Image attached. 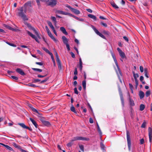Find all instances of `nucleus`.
<instances>
[{"label":"nucleus","instance_id":"obj_1","mask_svg":"<svg viewBox=\"0 0 152 152\" xmlns=\"http://www.w3.org/2000/svg\"><path fill=\"white\" fill-rule=\"evenodd\" d=\"M18 12L17 13V15L21 17L24 21L27 20L28 18L25 14L26 12V9H24L23 7L19 8L18 10Z\"/></svg>","mask_w":152,"mask_h":152},{"label":"nucleus","instance_id":"obj_2","mask_svg":"<svg viewBox=\"0 0 152 152\" xmlns=\"http://www.w3.org/2000/svg\"><path fill=\"white\" fill-rule=\"evenodd\" d=\"M110 53L111 54V55L115 63V65L117 67V68L118 69V71H116V72L118 74V76H119L118 72L120 74V75L122 76V73H121V71L120 70V68H119V66L118 65L117 60L115 56L113 53V51L112 50L110 51Z\"/></svg>","mask_w":152,"mask_h":152},{"label":"nucleus","instance_id":"obj_3","mask_svg":"<svg viewBox=\"0 0 152 152\" xmlns=\"http://www.w3.org/2000/svg\"><path fill=\"white\" fill-rule=\"evenodd\" d=\"M126 136L127 144L129 150L130 151L131 147V140L129 132L128 131H126Z\"/></svg>","mask_w":152,"mask_h":152},{"label":"nucleus","instance_id":"obj_4","mask_svg":"<svg viewBox=\"0 0 152 152\" xmlns=\"http://www.w3.org/2000/svg\"><path fill=\"white\" fill-rule=\"evenodd\" d=\"M89 140L88 138H86L85 137H83L80 136H77L73 138V140H72V141L78 140H86L88 141Z\"/></svg>","mask_w":152,"mask_h":152},{"label":"nucleus","instance_id":"obj_5","mask_svg":"<svg viewBox=\"0 0 152 152\" xmlns=\"http://www.w3.org/2000/svg\"><path fill=\"white\" fill-rule=\"evenodd\" d=\"M57 0H48V2L47 3L48 6H50L51 7H53L57 4Z\"/></svg>","mask_w":152,"mask_h":152},{"label":"nucleus","instance_id":"obj_6","mask_svg":"<svg viewBox=\"0 0 152 152\" xmlns=\"http://www.w3.org/2000/svg\"><path fill=\"white\" fill-rule=\"evenodd\" d=\"M66 7L69 9L72 12H73L75 14L78 15L80 13V12L79 10L76 9L72 8L70 6L66 5Z\"/></svg>","mask_w":152,"mask_h":152},{"label":"nucleus","instance_id":"obj_7","mask_svg":"<svg viewBox=\"0 0 152 152\" xmlns=\"http://www.w3.org/2000/svg\"><path fill=\"white\" fill-rule=\"evenodd\" d=\"M25 24L30 29H31L32 30L34 31L35 33L37 35V36L39 38V39L40 38V37L39 36L38 33L36 31V30L34 28L31 26L30 24L28 23H25Z\"/></svg>","mask_w":152,"mask_h":152},{"label":"nucleus","instance_id":"obj_8","mask_svg":"<svg viewBox=\"0 0 152 152\" xmlns=\"http://www.w3.org/2000/svg\"><path fill=\"white\" fill-rule=\"evenodd\" d=\"M93 29L95 32L99 36L101 37L102 38L105 39V37L102 34L99 32L94 27L93 28Z\"/></svg>","mask_w":152,"mask_h":152},{"label":"nucleus","instance_id":"obj_9","mask_svg":"<svg viewBox=\"0 0 152 152\" xmlns=\"http://www.w3.org/2000/svg\"><path fill=\"white\" fill-rule=\"evenodd\" d=\"M93 29L95 32L99 36L101 37L102 38L105 39V37L102 34L99 32L94 27L93 28Z\"/></svg>","mask_w":152,"mask_h":152},{"label":"nucleus","instance_id":"obj_10","mask_svg":"<svg viewBox=\"0 0 152 152\" xmlns=\"http://www.w3.org/2000/svg\"><path fill=\"white\" fill-rule=\"evenodd\" d=\"M149 137V142H151L152 139V128L149 127L148 128Z\"/></svg>","mask_w":152,"mask_h":152},{"label":"nucleus","instance_id":"obj_11","mask_svg":"<svg viewBox=\"0 0 152 152\" xmlns=\"http://www.w3.org/2000/svg\"><path fill=\"white\" fill-rule=\"evenodd\" d=\"M16 71L19 73L20 75H25V73L20 68H17L16 69Z\"/></svg>","mask_w":152,"mask_h":152},{"label":"nucleus","instance_id":"obj_12","mask_svg":"<svg viewBox=\"0 0 152 152\" xmlns=\"http://www.w3.org/2000/svg\"><path fill=\"white\" fill-rule=\"evenodd\" d=\"M56 62L58 65V67L59 71L61 70L62 69V65L61 61L59 59L56 60Z\"/></svg>","mask_w":152,"mask_h":152},{"label":"nucleus","instance_id":"obj_13","mask_svg":"<svg viewBox=\"0 0 152 152\" xmlns=\"http://www.w3.org/2000/svg\"><path fill=\"white\" fill-rule=\"evenodd\" d=\"M30 107L31 110L34 112H35L38 114L39 115H42V114L40 113L36 109L33 107L31 106H29Z\"/></svg>","mask_w":152,"mask_h":152},{"label":"nucleus","instance_id":"obj_14","mask_svg":"<svg viewBox=\"0 0 152 152\" xmlns=\"http://www.w3.org/2000/svg\"><path fill=\"white\" fill-rule=\"evenodd\" d=\"M119 95L120 97L121 100V102L122 104L123 105H124V99L123 97V94L121 91H119Z\"/></svg>","mask_w":152,"mask_h":152},{"label":"nucleus","instance_id":"obj_15","mask_svg":"<svg viewBox=\"0 0 152 152\" xmlns=\"http://www.w3.org/2000/svg\"><path fill=\"white\" fill-rule=\"evenodd\" d=\"M49 36L55 42H56L57 41L56 39L54 37L53 34H52L50 31L48 33Z\"/></svg>","mask_w":152,"mask_h":152},{"label":"nucleus","instance_id":"obj_16","mask_svg":"<svg viewBox=\"0 0 152 152\" xmlns=\"http://www.w3.org/2000/svg\"><path fill=\"white\" fill-rule=\"evenodd\" d=\"M60 30L64 34L66 35H68V33L66 31L65 29L63 27H61L60 28Z\"/></svg>","mask_w":152,"mask_h":152},{"label":"nucleus","instance_id":"obj_17","mask_svg":"<svg viewBox=\"0 0 152 152\" xmlns=\"http://www.w3.org/2000/svg\"><path fill=\"white\" fill-rule=\"evenodd\" d=\"M62 39L63 42L64 44L66 45L67 44H68V40L65 36H63L62 37Z\"/></svg>","mask_w":152,"mask_h":152},{"label":"nucleus","instance_id":"obj_18","mask_svg":"<svg viewBox=\"0 0 152 152\" xmlns=\"http://www.w3.org/2000/svg\"><path fill=\"white\" fill-rule=\"evenodd\" d=\"M139 95L140 99H142L144 98L145 96L144 93L142 91H140L139 93Z\"/></svg>","mask_w":152,"mask_h":152},{"label":"nucleus","instance_id":"obj_19","mask_svg":"<svg viewBox=\"0 0 152 152\" xmlns=\"http://www.w3.org/2000/svg\"><path fill=\"white\" fill-rule=\"evenodd\" d=\"M57 12L58 13L64 15H68L69 14V13H68L67 12H65L61 10H58L57 11Z\"/></svg>","mask_w":152,"mask_h":152},{"label":"nucleus","instance_id":"obj_20","mask_svg":"<svg viewBox=\"0 0 152 152\" xmlns=\"http://www.w3.org/2000/svg\"><path fill=\"white\" fill-rule=\"evenodd\" d=\"M134 112L133 110V109L131 107L130 109V116L131 117L132 119H133L134 118Z\"/></svg>","mask_w":152,"mask_h":152},{"label":"nucleus","instance_id":"obj_21","mask_svg":"<svg viewBox=\"0 0 152 152\" xmlns=\"http://www.w3.org/2000/svg\"><path fill=\"white\" fill-rule=\"evenodd\" d=\"M30 121H31L33 124L34 125L35 127L37 128V127L38 125L36 122L31 118H30Z\"/></svg>","mask_w":152,"mask_h":152},{"label":"nucleus","instance_id":"obj_22","mask_svg":"<svg viewBox=\"0 0 152 152\" xmlns=\"http://www.w3.org/2000/svg\"><path fill=\"white\" fill-rule=\"evenodd\" d=\"M110 3L112 6L115 8H118V7L116 4L113 1H111Z\"/></svg>","mask_w":152,"mask_h":152},{"label":"nucleus","instance_id":"obj_23","mask_svg":"<svg viewBox=\"0 0 152 152\" xmlns=\"http://www.w3.org/2000/svg\"><path fill=\"white\" fill-rule=\"evenodd\" d=\"M88 16L89 17L93 19H94V20H96V17L94 15H93L91 14H89L88 15Z\"/></svg>","mask_w":152,"mask_h":152},{"label":"nucleus","instance_id":"obj_24","mask_svg":"<svg viewBox=\"0 0 152 152\" xmlns=\"http://www.w3.org/2000/svg\"><path fill=\"white\" fill-rule=\"evenodd\" d=\"M42 122L44 124L47 126H49L50 124L49 122L45 120H42Z\"/></svg>","mask_w":152,"mask_h":152},{"label":"nucleus","instance_id":"obj_25","mask_svg":"<svg viewBox=\"0 0 152 152\" xmlns=\"http://www.w3.org/2000/svg\"><path fill=\"white\" fill-rule=\"evenodd\" d=\"M119 53V55L122 58H126V57L125 56V55L124 53L122 51L120 53Z\"/></svg>","mask_w":152,"mask_h":152},{"label":"nucleus","instance_id":"obj_26","mask_svg":"<svg viewBox=\"0 0 152 152\" xmlns=\"http://www.w3.org/2000/svg\"><path fill=\"white\" fill-rule=\"evenodd\" d=\"M51 19L53 22L54 24V25L55 26H56V25L57 21H56V18L54 17L51 16Z\"/></svg>","mask_w":152,"mask_h":152},{"label":"nucleus","instance_id":"obj_27","mask_svg":"<svg viewBox=\"0 0 152 152\" xmlns=\"http://www.w3.org/2000/svg\"><path fill=\"white\" fill-rule=\"evenodd\" d=\"M54 54L56 56V61L57 60H59V58L58 56V55L55 49H54Z\"/></svg>","mask_w":152,"mask_h":152},{"label":"nucleus","instance_id":"obj_28","mask_svg":"<svg viewBox=\"0 0 152 152\" xmlns=\"http://www.w3.org/2000/svg\"><path fill=\"white\" fill-rule=\"evenodd\" d=\"M27 6H29L31 7L32 6L31 4V2H27L24 5V7H25V8L26 9V8Z\"/></svg>","mask_w":152,"mask_h":152},{"label":"nucleus","instance_id":"obj_29","mask_svg":"<svg viewBox=\"0 0 152 152\" xmlns=\"http://www.w3.org/2000/svg\"><path fill=\"white\" fill-rule=\"evenodd\" d=\"M144 72L145 74V76L147 77L148 78L149 76L148 75V69L146 68H145L144 69Z\"/></svg>","mask_w":152,"mask_h":152},{"label":"nucleus","instance_id":"obj_30","mask_svg":"<svg viewBox=\"0 0 152 152\" xmlns=\"http://www.w3.org/2000/svg\"><path fill=\"white\" fill-rule=\"evenodd\" d=\"M27 32L28 34L29 35L33 38L34 39L36 37L34 35L31 33L30 31H27Z\"/></svg>","mask_w":152,"mask_h":152},{"label":"nucleus","instance_id":"obj_31","mask_svg":"<svg viewBox=\"0 0 152 152\" xmlns=\"http://www.w3.org/2000/svg\"><path fill=\"white\" fill-rule=\"evenodd\" d=\"M70 110L72 111L73 112L75 113L76 114L77 113V111L75 110V107L73 106V105H72V106H71L70 108Z\"/></svg>","mask_w":152,"mask_h":152},{"label":"nucleus","instance_id":"obj_32","mask_svg":"<svg viewBox=\"0 0 152 152\" xmlns=\"http://www.w3.org/2000/svg\"><path fill=\"white\" fill-rule=\"evenodd\" d=\"M18 124L24 129H26L27 126H26V125L23 123H19Z\"/></svg>","mask_w":152,"mask_h":152},{"label":"nucleus","instance_id":"obj_33","mask_svg":"<svg viewBox=\"0 0 152 152\" xmlns=\"http://www.w3.org/2000/svg\"><path fill=\"white\" fill-rule=\"evenodd\" d=\"M151 91L150 90H149L147 91L145 93V96L146 97H148L151 94Z\"/></svg>","mask_w":152,"mask_h":152},{"label":"nucleus","instance_id":"obj_34","mask_svg":"<svg viewBox=\"0 0 152 152\" xmlns=\"http://www.w3.org/2000/svg\"><path fill=\"white\" fill-rule=\"evenodd\" d=\"M82 86L84 90L86 89V80H83L82 81Z\"/></svg>","mask_w":152,"mask_h":152},{"label":"nucleus","instance_id":"obj_35","mask_svg":"<svg viewBox=\"0 0 152 152\" xmlns=\"http://www.w3.org/2000/svg\"><path fill=\"white\" fill-rule=\"evenodd\" d=\"M47 22L48 26L50 27L51 28H53L54 27L53 26V25L51 22L50 21H47Z\"/></svg>","mask_w":152,"mask_h":152},{"label":"nucleus","instance_id":"obj_36","mask_svg":"<svg viewBox=\"0 0 152 152\" xmlns=\"http://www.w3.org/2000/svg\"><path fill=\"white\" fill-rule=\"evenodd\" d=\"M129 101L130 104L131 106H134V101L131 99L130 98L129 99Z\"/></svg>","mask_w":152,"mask_h":152},{"label":"nucleus","instance_id":"obj_37","mask_svg":"<svg viewBox=\"0 0 152 152\" xmlns=\"http://www.w3.org/2000/svg\"><path fill=\"white\" fill-rule=\"evenodd\" d=\"M26 85H27L28 86L31 87H34V88H35V87H38V86H36V85L33 84H31V83H29L28 84H27Z\"/></svg>","mask_w":152,"mask_h":152},{"label":"nucleus","instance_id":"obj_38","mask_svg":"<svg viewBox=\"0 0 152 152\" xmlns=\"http://www.w3.org/2000/svg\"><path fill=\"white\" fill-rule=\"evenodd\" d=\"M145 108V106L144 104H141L140 105V111H142Z\"/></svg>","mask_w":152,"mask_h":152},{"label":"nucleus","instance_id":"obj_39","mask_svg":"<svg viewBox=\"0 0 152 152\" xmlns=\"http://www.w3.org/2000/svg\"><path fill=\"white\" fill-rule=\"evenodd\" d=\"M97 130L98 131V132H99L100 135H102V132H101V131L100 129V128L98 124L97 123Z\"/></svg>","mask_w":152,"mask_h":152},{"label":"nucleus","instance_id":"obj_40","mask_svg":"<svg viewBox=\"0 0 152 152\" xmlns=\"http://www.w3.org/2000/svg\"><path fill=\"white\" fill-rule=\"evenodd\" d=\"M6 27L8 29H9L10 30H12V31H16V30L15 29H14V28L11 27H10V26H9L7 25L6 26Z\"/></svg>","mask_w":152,"mask_h":152},{"label":"nucleus","instance_id":"obj_41","mask_svg":"<svg viewBox=\"0 0 152 152\" xmlns=\"http://www.w3.org/2000/svg\"><path fill=\"white\" fill-rule=\"evenodd\" d=\"M32 69L34 71H37L39 72H41L42 71V70L41 69L35 68H32Z\"/></svg>","mask_w":152,"mask_h":152},{"label":"nucleus","instance_id":"obj_42","mask_svg":"<svg viewBox=\"0 0 152 152\" xmlns=\"http://www.w3.org/2000/svg\"><path fill=\"white\" fill-rule=\"evenodd\" d=\"M13 145L15 148L19 149H20V148L21 147L20 145H17L15 143H13Z\"/></svg>","mask_w":152,"mask_h":152},{"label":"nucleus","instance_id":"obj_43","mask_svg":"<svg viewBox=\"0 0 152 152\" xmlns=\"http://www.w3.org/2000/svg\"><path fill=\"white\" fill-rule=\"evenodd\" d=\"M146 122L145 121H144V122H143V123L142 124L141 127L142 128H145L146 126Z\"/></svg>","mask_w":152,"mask_h":152},{"label":"nucleus","instance_id":"obj_44","mask_svg":"<svg viewBox=\"0 0 152 152\" xmlns=\"http://www.w3.org/2000/svg\"><path fill=\"white\" fill-rule=\"evenodd\" d=\"M79 147L81 150L83 151H84V148L83 145H79Z\"/></svg>","mask_w":152,"mask_h":152},{"label":"nucleus","instance_id":"obj_45","mask_svg":"<svg viewBox=\"0 0 152 152\" xmlns=\"http://www.w3.org/2000/svg\"><path fill=\"white\" fill-rule=\"evenodd\" d=\"M7 149L10 150V151H12L13 150V149L10 146L8 145H7L5 147Z\"/></svg>","mask_w":152,"mask_h":152},{"label":"nucleus","instance_id":"obj_46","mask_svg":"<svg viewBox=\"0 0 152 152\" xmlns=\"http://www.w3.org/2000/svg\"><path fill=\"white\" fill-rule=\"evenodd\" d=\"M7 44L8 45H10V46H13V47H16V45H15L13 43H10L9 42H7Z\"/></svg>","mask_w":152,"mask_h":152},{"label":"nucleus","instance_id":"obj_47","mask_svg":"<svg viewBox=\"0 0 152 152\" xmlns=\"http://www.w3.org/2000/svg\"><path fill=\"white\" fill-rule=\"evenodd\" d=\"M11 77L13 79L15 80H18V77L15 76H11Z\"/></svg>","mask_w":152,"mask_h":152},{"label":"nucleus","instance_id":"obj_48","mask_svg":"<svg viewBox=\"0 0 152 152\" xmlns=\"http://www.w3.org/2000/svg\"><path fill=\"white\" fill-rule=\"evenodd\" d=\"M48 79V78L47 77L44 80H42L40 82V83H43L46 82Z\"/></svg>","mask_w":152,"mask_h":152},{"label":"nucleus","instance_id":"obj_49","mask_svg":"<svg viewBox=\"0 0 152 152\" xmlns=\"http://www.w3.org/2000/svg\"><path fill=\"white\" fill-rule=\"evenodd\" d=\"M134 79H137V78L138 77H139V75L137 73L136 74H134Z\"/></svg>","mask_w":152,"mask_h":152},{"label":"nucleus","instance_id":"obj_50","mask_svg":"<svg viewBox=\"0 0 152 152\" xmlns=\"http://www.w3.org/2000/svg\"><path fill=\"white\" fill-rule=\"evenodd\" d=\"M102 33L104 34L108 35L109 32L108 31H106L104 30L102 31Z\"/></svg>","mask_w":152,"mask_h":152},{"label":"nucleus","instance_id":"obj_51","mask_svg":"<svg viewBox=\"0 0 152 152\" xmlns=\"http://www.w3.org/2000/svg\"><path fill=\"white\" fill-rule=\"evenodd\" d=\"M40 80H41L40 79H35L33 80V82L35 83L38 82H39L40 81Z\"/></svg>","mask_w":152,"mask_h":152},{"label":"nucleus","instance_id":"obj_52","mask_svg":"<svg viewBox=\"0 0 152 152\" xmlns=\"http://www.w3.org/2000/svg\"><path fill=\"white\" fill-rule=\"evenodd\" d=\"M42 48L47 53H49V52H50L48 49L45 48L43 47Z\"/></svg>","mask_w":152,"mask_h":152},{"label":"nucleus","instance_id":"obj_53","mask_svg":"<svg viewBox=\"0 0 152 152\" xmlns=\"http://www.w3.org/2000/svg\"><path fill=\"white\" fill-rule=\"evenodd\" d=\"M100 146L101 148L102 149H104V144L102 142H101L100 143Z\"/></svg>","mask_w":152,"mask_h":152},{"label":"nucleus","instance_id":"obj_54","mask_svg":"<svg viewBox=\"0 0 152 152\" xmlns=\"http://www.w3.org/2000/svg\"><path fill=\"white\" fill-rule=\"evenodd\" d=\"M100 24L102 25L103 26H104L105 27H106L107 26V25L106 23H104L102 22H101Z\"/></svg>","mask_w":152,"mask_h":152},{"label":"nucleus","instance_id":"obj_55","mask_svg":"<svg viewBox=\"0 0 152 152\" xmlns=\"http://www.w3.org/2000/svg\"><path fill=\"white\" fill-rule=\"evenodd\" d=\"M129 86L130 88L132 90V92H133L132 89L133 88V86L132 85V84H131V83H129Z\"/></svg>","mask_w":152,"mask_h":152},{"label":"nucleus","instance_id":"obj_56","mask_svg":"<svg viewBox=\"0 0 152 152\" xmlns=\"http://www.w3.org/2000/svg\"><path fill=\"white\" fill-rule=\"evenodd\" d=\"M140 144H142L144 143V140L142 138L140 140Z\"/></svg>","mask_w":152,"mask_h":152},{"label":"nucleus","instance_id":"obj_57","mask_svg":"<svg viewBox=\"0 0 152 152\" xmlns=\"http://www.w3.org/2000/svg\"><path fill=\"white\" fill-rule=\"evenodd\" d=\"M53 31V32L54 33V34H55V35H56V36H57V33L54 27L53 28H51Z\"/></svg>","mask_w":152,"mask_h":152},{"label":"nucleus","instance_id":"obj_58","mask_svg":"<svg viewBox=\"0 0 152 152\" xmlns=\"http://www.w3.org/2000/svg\"><path fill=\"white\" fill-rule=\"evenodd\" d=\"M53 31V32L54 33V34H55V35H56V36H57V33L54 27L53 28H51Z\"/></svg>","mask_w":152,"mask_h":152},{"label":"nucleus","instance_id":"obj_59","mask_svg":"<svg viewBox=\"0 0 152 152\" xmlns=\"http://www.w3.org/2000/svg\"><path fill=\"white\" fill-rule=\"evenodd\" d=\"M53 31V32L54 33V34H55V35H56V36H57V33L54 27L53 28H51Z\"/></svg>","mask_w":152,"mask_h":152},{"label":"nucleus","instance_id":"obj_60","mask_svg":"<svg viewBox=\"0 0 152 152\" xmlns=\"http://www.w3.org/2000/svg\"><path fill=\"white\" fill-rule=\"evenodd\" d=\"M53 31V32L54 33V34H55V35H56V36H57V33L54 27L53 28H51Z\"/></svg>","mask_w":152,"mask_h":152},{"label":"nucleus","instance_id":"obj_61","mask_svg":"<svg viewBox=\"0 0 152 152\" xmlns=\"http://www.w3.org/2000/svg\"><path fill=\"white\" fill-rule=\"evenodd\" d=\"M36 64L37 65H39L40 66H42L43 65V63L42 62H36Z\"/></svg>","mask_w":152,"mask_h":152},{"label":"nucleus","instance_id":"obj_62","mask_svg":"<svg viewBox=\"0 0 152 152\" xmlns=\"http://www.w3.org/2000/svg\"><path fill=\"white\" fill-rule=\"evenodd\" d=\"M74 90L75 93L77 94H78V92L77 91V88H74Z\"/></svg>","mask_w":152,"mask_h":152},{"label":"nucleus","instance_id":"obj_63","mask_svg":"<svg viewBox=\"0 0 152 152\" xmlns=\"http://www.w3.org/2000/svg\"><path fill=\"white\" fill-rule=\"evenodd\" d=\"M37 4L39 7H40L41 6L40 3V2L39 0H36Z\"/></svg>","mask_w":152,"mask_h":152},{"label":"nucleus","instance_id":"obj_64","mask_svg":"<svg viewBox=\"0 0 152 152\" xmlns=\"http://www.w3.org/2000/svg\"><path fill=\"white\" fill-rule=\"evenodd\" d=\"M140 69L141 72H143V68L142 66H140Z\"/></svg>","mask_w":152,"mask_h":152}]
</instances>
